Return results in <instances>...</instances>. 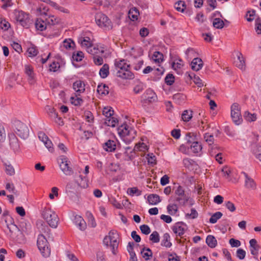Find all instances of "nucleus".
I'll return each mask as SVG.
<instances>
[{"mask_svg": "<svg viewBox=\"0 0 261 261\" xmlns=\"http://www.w3.org/2000/svg\"><path fill=\"white\" fill-rule=\"evenodd\" d=\"M119 236L117 231L115 230H111L108 236H106L103 240V244L107 247H110L111 248L112 253L114 254H116V251L118 249L119 242Z\"/></svg>", "mask_w": 261, "mask_h": 261, "instance_id": "f257e3e1", "label": "nucleus"}, {"mask_svg": "<svg viewBox=\"0 0 261 261\" xmlns=\"http://www.w3.org/2000/svg\"><path fill=\"white\" fill-rule=\"evenodd\" d=\"M13 129L16 135L22 139H26L29 136L30 129L25 123L15 120L13 123Z\"/></svg>", "mask_w": 261, "mask_h": 261, "instance_id": "f03ea898", "label": "nucleus"}, {"mask_svg": "<svg viewBox=\"0 0 261 261\" xmlns=\"http://www.w3.org/2000/svg\"><path fill=\"white\" fill-rule=\"evenodd\" d=\"M42 215L50 227L53 228L57 227L59 218L54 211L49 208L45 207L42 211Z\"/></svg>", "mask_w": 261, "mask_h": 261, "instance_id": "7ed1b4c3", "label": "nucleus"}, {"mask_svg": "<svg viewBox=\"0 0 261 261\" xmlns=\"http://www.w3.org/2000/svg\"><path fill=\"white\" fill-rule=\"evenodd\" d=\"M37 244L42 255L44 257L49 256L50 254V249L49 248L48 242L43 234H40L38 236Z\"/></svg>", "mask_w": 261, "mask_h": 261, "instance_id": "20e7f679", "label": "nucleus"}, {"mask_svg": "<svg viewBox=\"0 0 261 261\" xmlns=\"http://www.w3.org/2000/svg\"><path fill=\"white\" fill-rule=\"evenodd\" d=\"M68 158L64 156L61 155L58 159V163L61 170L66 175H71L73 174V171L72 169L69 166Z\"/></svg>", "mask_w": 261, "mask_h": 261, "instance_id": "39448f33", "label": "nucleus"}, {"mask_svg": "<svg viewBox=\"0 0 261 261\" xmlns=\"http://www.w3.org/2000/svg\"><path fill=\"white\" fill-rule=\"evenodd\" d=\"M115 156L118 159L125 161H132L136 156L134 153V151L131 150L130 147H127L124 148V150H121L120 152H117Z\"/></svg>", "mask_w": 261, "mask_h": 261, "instance_id": "423d86ee", "label": "nucleus"}, {"mask_svg": "<svg viewBox=\"0 0 261 261\" xmlns=\"http://www.w3.org/2000/svg\"><path fill=\"white\" fill-rule=\"evenodd\" d=\"M231 116L233 122L239 125L242 121V115L241 114V108L239 104L234 103L231 107Z\"/></svg>", "mask_w": 261, "mask_h": 261, "instance_id": "0eeeda50", "label": "nucleus"}, {"mask_svg": "<svg viewBox=\"0 0 261 261\" xmlns=\"http://www.w3.org/2000/svg\"><path fill=\"white\" fill-rule=\"evenodd\" d=\"M195 136L194 133H188L186 135V140L187 143H191L190 145L191 149L194 153H198L202 149L201 145L197 141H195Z\"/></svg>", "mask_w": 261, "mask_h": 261, "instance_id": "6e6552de", "label": "nucleus"}, {"mask_svg": "<svg viewBox=\"0 0 261 261\" xmlns=\"http://www.w3.org/2000/svg\"><path fill=\"white\" fill-rule=\"evenodd\" d=\"M95 21L96 24L101 27L108 29L112 28L111 22L108 17L105 14L99 13L95 15Z\"/></svg>", "mask_w": 261, "mask_h": 261, "instance_id": "1a4fd4ad", "label": "nucleus"}, {"mask_svg": "<svg viewBox=\"0 0 261 261\" xmlns=\"http://www.w3.org/2000/svg\"><path fill=\"white\" fill-rule=\"evenodd\" d=\"M15 19L21 25L27 27L30 22L29 15L22 11H15Z\"/></svg>", "mask_w": 261, "mask_h": 261, "instance_id": "9d476101", "label": "nucleus"}, {"mask_svg": "<svg viewBox=\"0 0 261 261\" xmlns=\"http://www.w3.org/2000/svg\"><path fill=\"white\" fill-rule=\"evenodd\" d=\"M9 145L11 148L13 150L14 152L16 154L19 153L20 152V147L19 141L16 135L14 133H11L9 135Z\"/></svg>", "mask_w": 261, "mask_h": 261, "instance_id": "9b49d317", "label": "nucleus"}, {"mask_svg": "<svg viewBox=\"0 0 261 261\" xmlns=\"http://www.w3.org/2000/svg\"><path fill=\"white\" fill-rule=\"evenodd\" d=\"M175 194L178 197L176 198V201L182 204H185L188 202L189 197L185 193V190L181 186H178L175 190Z\"/></svg>", "mask_w": 261, "mask_h": 261, "instance_id": "f8f14e48", "label": "nucleus"}, {"mask_svg": "<svg viewBox=\"0 0 261 261\" xmlns=\"http://www.w3.org/2000/svg\"><path fill=\"white\" fill-rule=\"evenodd\" d=\"M87 52L93 56L102 55L105 51V47L103 45H91L88 47Z\"/></svg>", "mask_w": 261, "mask_h": 261, "instance_id": "ddd939ff", "label": "nucleus"}, {"mask_svg": "<svg viewBox=\"0 0 261 261\" xmlns=\"http://www.w3.org/2000/svg\"><path fill=\"white\" fill-rule=\"evenodd\" d=\"M116 75L122 79L130 80L134 77V74L128 69V68L118 70L116 73Z\"/></svg>", "mask_w": 261, "mask_h": 261, "instance_id": "4468645a", "label": "nucleus"}, {"mask_svg": "<svg viewBox=\"0 0 261 261\" xmlns=\"http://www.w3.org/2000/svg\"><path fill=\"white\" fill-rule=\"evenodd\" d=\"M85 85L82 81H76L73 84V89L76 92V96L80 95L85 90Z\"/></svg>", "mask_w": 261, "mask_h": 261, "instance_id": "2eb2a0df", "label": "nucleus"}, {"mask_svg": "<svg viewBox=\"0 0 261 261\" xmlns=\"http://www.w3.org/2000/svg\"><path fill=\"white\" fill-rule=\"evenodd\" d=\"M242 174L245 176V186L248 189H255L256 188V184L254 180L251 178L245 172H242Z\"/></svg>", "mask_w": 261, "mask_h": 261, "instance_id": "dca6fc26", "label": "nucleus"}, {"mask_svg": "<svg viewBox=\"0 0 261 261\" xmlns=\"http://www.w3.org/2000/svg\"><path fill=\"white\" fill-rule=\"evenodd\" d=\"M103 148L108 152H113L116 149V142L115 140H109L103 144Z\"/></svg>", "mask_w": 261, "mask_h": 261, "instance_id": "f3484780", "label": "nucleus"}, {"mask_svg": "<svg viewBox=\"0 0 261 261\" xmlns=\"http://www.w3.org/2000/svg\"><path fill=\"white\" fill-rule=\"evenodd\" d=\"M36 225L39 231L42 233H46V234H49L50 232V229L49 228L47 225L45 224V222H44L42 220H38L36 222Z\"/></svg>", "mask_w": 261, "mask_h": 261, "instance_id": "a211bd4d", "label": "nucleus"}, {"mask_svg": "<svg viewBox=\"0 0 261 261\" xmlns=\"http://www.w3.org/2000/svg\"><path fill=\"white\" fill-rule=\"evenodd\" d=\"M191 68L195 71H198L201 69L203 66L202 60L199 58H194L191 63Z\"/></svg>", "mask_w": 261, "mask_h": 261, "instance_id": "6ab92c4d", "label": "nucleus"}, {"mask_svg": "<svg viewBox=\"0 0 261 261\" xmlns=\"http://www.w3.org/2000/svg\"><path fill=\"white\" fill-rule=\"evenodd\" d=\"M237 59L234 61L236 66L241 70H244L245 67L244 58L241 53H238Z\"/></svg>", "mask_w": 261, "mask_h": 261, "instance_id": "aec40b11", "label": "nucleus"}, {"mask_svg": "<svg viewBox=\"0 0 261 261\" xmlns=\"http://www.w3.org/2000/svg\"><path fill=\"white\" fill-rule=\"evenodd\" d=\"M74 223L81 230H84L87 227L86 223L83 218L79 215H76L74 217Z\"/></svg>", "mask_w": 261, "mask_h": 261, "instance_id": "412c9836", "label": "nucleus"}, {"mask_svg": "<svg viewBox=\"0 0 261 261\" xmlns=\"http://www.w3.org/2000/svg\"><path fill=\"white\" fill-rule=\"evenodd\" d=\"M115 66L117 70H122L129 67V65L126 63L125 60L122 59L120 60H116L115 61Z\"/></svg>", "mask_w": 261, "mask_h": 261, "instance_id": "4be33fe9", "label": "nucleus"}, {"mask_svg": "<svg viewBox=\"0 0 261 261\" xmlns=\"http://www.w3.org/2000/svg\"><path fill=\"white\" fill-rule=\"evenodd\" d=\"M144 98L146 100L149 102H152L155 100L156 95L155 93L152 90L148 89L146 90L145 93L144 94Z\"/></svg>", "mask_w": 261, "mask_h": 261, "instance_id": "5701e85b", "label": "nucleus"}, {"mask_svg": "<svg viewBox=\"0 0 261 261\" xmlns=\"http://www.w3.org/2000/svg\"><path fill=\"white\" fill-rule=\"evenodd\" d=\"M181 225L180 223H177L172 228L173 232L179 236L184 234L185 231V228Z\"/></svg>", "mask_w": 261, "mask_h": 261, "instance_id": "b1692460", "label": "nucleus"}, {"mask_svg": "<svg viewBox=\"0 0 261 261\" xmlns=\"http://www.w3.org/2000/svg\"><path fill=\"white\" fill-rule=\"evenodd\" d=\"M147 200L149 203L151 205H156L161 201L160 196L155 194L149 195Z\"/></svg>", "mask_w": 261, "mask_h": 261, "instance_id": "393cba45", "label": "nucleus"}, {"mask_svg": "<svg viewBox=\"0 0 261 261\" xmlns=\"http://www.w3.org/2000/svg\"><path fill=\"white\" fill-rule=\"evenodd\" d=\"M97 92L101 96H106L109 93V87L106 84L99 85L97 86Z\"/></svg>", "mask_w": 261, "mask_h": 261, "instance_id": "a878e982", "label": "nucleus"}, {"mask_svg": "<svg viewBox=\"0 0 261 261\" xmlns=\"http://www.w3.org/2000/svg\"><path fill=\"white\" fill-rule=\"evenodd\" d=\"M206 243L211 248H215L217 244L216 238L212 235H208L206 239Z\"/></svg>", "mask_w": 261, "mask_h": 261, "instance_id": "bb28decb", "label": "nucleus"}, {"mask_svg": "<svg viewBox=\"0 0 261 261\" xmlns=\"http://www.w3.org/2000/svg\"><path fill=\"white\" fill-rule=\"evenodd\" d=\"M78 41L83 47H85L87 49L92 45L90 39L88 37H81L79 39Z\"/></svg>", "mask_w": 261, "mask_h": 261, "instance_id": "cd10ccee", "label": "nucleus"}, {"mask_svg": "<svg viewBox=\"0 0 261 261\" xmlns=\"http://www.w3.org/2000/svg\"><path fill=\"white\" fill-rule=\"evenodd\" d=\"M189 76L190 77V79L193 80L194 83L197 85L198 87H201L203 86L202 80L195 73H191L189 74Z\"/></svg>", "mask_w": 261, "mask_h": 261, "instance_id": "c85d7f7f", "label": "nucleus"}, {"mask_svg": "<svg viewBox=\"0 0 261 261\" xmlns=\"http://www.w3.org/2000/svg\"><path fill=\"white\" fill-rule=\"evenodd\" d=\"M99 75L101 77L105 79L107 77L109 74V67L107 64H105L99 70Z\"/></svg>", "mask_w": 261, "mask_h": 261, "instance_id": "c756f323", "label": "nucleus"}, {"mask_svg": "<svg viewBox=\"0 0 261 261\" xmlns=\"http://www.w3.org/2000/svg\"><path fill=\"white\" fill-rule=\"evenodd\" d=\"M169 240L170 236L169 233H164L163 237V240L161 242V245L168 248L170 247L172 245V243L170 242Z\"/></svg>", "mask_w": 261, "mask_h": 261, "instance_id": "7c9ffc66", "label": "nucleus"}, {"mask_svg": "<svg viewBox=\"0 0 261 261\" xmlns=\"http://www.w3.org/2000/svg\"><path fill=\"white\" fill-rule=\"evenodd\" d=\"M45 110L52 119H56L58 113L53 107L47 105L45 108Z\"/></svg>", "mask_w": 261, "mask_h": 261, "instance_id": "2f4dec72", "label": "nucleus"}, {"mask_svg": "<svg viewBox=\"0 0 261 261\" xmlns=\"http://www.w3.org/2000/svg\"><path fill=\"white\" fill-rule=\"evenodd\" d=\"M142 257L145 260H148L152 255V253L150 249L148 248H144L141 251Z\"/></svg>", "mask_w": 261, "mask_h": 261, "instance_id": "473e14b6", "label": "nucleus"}, {"mask_svg": "<svg viewBox=\"0 0 261 261\" xmlns=\"http://www.w3.org/2000/svg\"><path fill=\"white\" fill-rule=\"evenodd\" d=\"M35 27L37 30L43 31L46 29V24L41 19H37L35 22Z\"/></svg>", "mask_w": 261, "mask_h": 261, "instance_id": "72a5a7b5", "label": "nucleus"}, {"mask_svg": "<svg viewBox=\"0 0 261 261\" xmlns=\"http://www.w3.org/2000/svg\"><path fill=\"white\" fill-rule=\"evenodd\" d=\"M25 73L28 76L30 81L33 80L34 77L33 68L30 65H25Z\"/></svg>", "mask_w": 261, "mask_h": 261, "instance_id": "f704fd0d", "label": "nucleus"}, {"mask_svg": "<svg viewBox=\"0 0 261 261\" xmlns=\"http://www.w3.org/2000/svg\"><path fill=\"white\" fill-rule=\"evenodd\" d=\"M147 149V146L145 143H142L137 144L132 150L134 151V153L135 155L136 151H144Z\"/></svg>", "mask_w": 261, "mask_h": 261, "instance_id": "c9c22d12", "label": "nucleus"}, {"mask_svg": "<svg viewBox=\"0 0 261 261\" xmlns=\"http://www.w3.org/2000/svg\"><path fill=\"white\" fill-rule=\"evenodd\" d=\"M152 59L154 62L160 63L163 61V55L159 51H155L152 55Z\"/></svg>", "mask_w": 261, "mask_h": 261, "instance_id": "e433bc0d", "label": "nucleus"}, {"mask_svg": "<svg viewBox=\"0 0 261 261\" xmlns=\"http://www.w3.org/2000/svg\"><path fill=\"white\" fill-rule=\"evenodd\" d=\"M245 120L248 122L254 121L256 120V115L254 113L251 114L248 111H246L244 114Z\"/></svg>", "mask_w": 261, "mask_h": 261, "instance_id": "4c0bfd02", "label": "nucleus"}, {"mask_svg": "<svg viewBox=\"0 0 261 261\" xmlns=\"http://www.w3.org/2000/svg\"><path fill=\"white\" fill-rule=\"evenodd\" d=\"M192 117V111L190 110H185L181 115L183 121L188 122Z\"/></svg>", "mask_w": 261, "mask_h": 261, "instance_id": "58836bf2", "label": "nucleus"}, {"mask_svg": "<svg viewBox=\"0 0 261 261\" xmlns=\"http://www.w3.org/2000/svg\"><path fill=\"white\" fill-rule=\"evenodd\" d=\"M139 14L138 10L136 8H133L130 9L128 12L129 18L134 21L138 19V16Z\"/></svg>", "mask_w": 261, "mask_h": 261, "instance_id": "ea45409f", "label": "nucleus"}, {"mask_svg": "<svg viewBox=\"0 0 261 261\" xmlns=\"http://www.w3.org/2000/svg\"><path fill=\"white\" fill-rule=\"evenodd\" d=\"M174 8L179 12H183L186 8L185 2L182 1H179L174 4Z\"/></svg>", "mask_w": 261, "mask_h": 261, "instance_id": "a19ab883", "label": "nucleus"}, {"mask_svg": "<svg viewBox=\"0 0 261 261\" xmlns=\"http://www.w3.org/2000/svg\"><path fill=\"white\" fill-rule=\"evenodd\" d=\"M213 27L218 29H221L224 26L223 21L219 18H215L213 22Z\"/></svg>", "mask_w": 261, "mask_h": 261, "instance_id": "79ce46f5", "label": "nucleus"}, {"mask_svg": "<svg viewBox=\"0 0 261 261\" xmlns=\"http://www.w3.org/2000/svg\"><path fill=\"white\" fill-rule=\"evenodd\" d=\"M105 123L108 126L115 127L118 123V120L117 118L111 116L108 119H106Z\"/></svg>", "mask_w": 261, "mask_h": 261, "instance_id": "37998d69", "label": "nucleus"}, {"mask_svg": "<svg viewBox=\"0 0 261 261\" xmlns=\"http://www.w3.org/2000/svg\"><path fill=\"white\" fill-rule=\"evenodd\" d=\"M119 133L122 136L125 137L128 136L130 134V130H128V126L126 125H121L118 129Z\"/></svg>", "mask_w": 261, "mask_h": 261, "instance_id": "c03bdc74", "label": "nucleus"}, {"mask_svg": "<svg viewBox=\"0 0 261 261\" xmlns=\"http://www.w3.org/2000/svg\"><path fill=\"white\" fill-rule=\"evenodd\" d=\"M223 214L220 212L214 213L210 219V222L212 224L216 223L217 220L221 218Z\"/></svg>", "mask_w": 261, "mask_h": 261, "instance_id": "a18cd8bd", "label": "nucleus"}, {"mask_svg": "<svg viewBox=\"0 0 261 261\" xmlns=\"http://www.w3.org/2000/svg\"><path fill=\"white\" fill-rule=\"evenodd\" d=\"M127 193L133 196L134 195L140 196L141 195V191L139 190L137 187L129 188L127 189Z\"/></svg>", "mask_w": 261, "mask_h": 261, "instance_id": "49530a36", "label": "nucleus"}, {"mask_svg": "<svg viewBox=\"0 0 261 261\" xmlns=\"http://www.w3.org/2000/svg\"><path fill=\"white\" fill-rule=\"evenodd\" d=\"M114 113V111L112 110V108L110 107H105L102 111V114L105 115L107 118L106 119H108L110 117L113 116Z\"/></svg>", "mask_w": 261, "mask_h": 261, "instance_id": "de8ad7c7", "label": "nucleus"}, {"mask_svg": "<svg viewBox=\"0 0 261 261\" xmlns=\"http://www.w3.org/2000/svg\"><path fill=\"white\" fill-rule=\"evenodd\" d=\"M175 81V77L173 74L169 73L168 74L165 79V83L169 86L172 85Z\"/></svg>", "mask_w": 261, "mask_h": 261, "instance_id": "09e8293b", "label": "nucleus"}, {"mask_svg": "<svg viewBox=\"0 0 261 261\" xmlns=\"http://www.w3.org/2000/svg\"><path fill=\"white\" fill-rule=\"evenodd\" d=\"M149 239L154 243H157L160 242V236L159 233L156 231L153 232L150 235Z\"/></svg>", "mask_w": 261, "mask_h": 261, "instance_id": "8fccbe9b", "label": "nucleus"}, {"mask_svg": "<svg viewBox=\"0 0 261 261\" xmlns=\"http://www.w3.org/2000/svg\"><path fill=\"white\" fill-rule=\"evenodd\" d=\"M72 59L76 62L81 61L84 58V54L82 51H79L72 55Z\"/></svg>", "mask_w": 261, "mask_h": 261, "instance_id": "3c124183", "label": "nucleus"}, {"mask_svg": "<svg viewBox=\"0 0 261 261\" xmlns=\"http://www.w3.org/2000/svg\"><path fill=\"white\" fill-rule=\"evenodd\" d=\"M76 184L73 182H69L66 187L67 193H74L75 190Z\"/></svg>", "mask_w": 261, "mask_h": 261, "instance_id": "603ef678", "label": "nucleus"}, {"mask_svg": "<svg viewBox=\"0 0 261 261\" xmlns=\"http://www.w3.org/2000/svg\"><path fill=\"white\" fill-rule=\"evenodd\" d=\"M177 206L176 204H169L167 206V211L169 214L173 215L177 212Z\"/></svg>", "mask_w": 261, "mask_h": 261, "instance_id": "864d4df0", "label": "nucleus"}, {"mask_svg": "<svg viewBox=\"0 0 261 261\" xmlns=\"http://www.w3.org/2000/svg\"><path fill=\"white\" fill-rule=\"evenodd\" d=\"M10 23L7 21L5 19H2L0 23V28L4 30L7 31L10 28Z\"/></svg>", "mask_w": 261, "mask_h": 261, "instance_id": "5fc2aeb1", "label": "nucleus"}, {"mask_svg": "<svg viewBox=\"0 0 261 261\" xmlns=\"http://www.w3.org/2000/svg\"><path fill=\"white\" fill-rule=\"evenodd\" d=\"M141 232L144 234H148L150 232V229L147 225L143 224L140 226Z\"/></svg>", "mask_w": 261, "mask_h": 261, "instance_id": "6e6d98bb", "label": "nucleus"}, {"mask_svg": "<svg viewBox=\"0 0 261 261\" xmlns=\"http://www.w3.org/2000/svg\"><path fill=\"white\" fill-rule=\"evenodd\" d=\"M255 29L257 34H261V20L259 18L255 20Z\"/></svg>", "mask_w": 261, "mask_h": 261, "instance_id": "4d7b16f0", "label": "nucleus"}, {"mask_svg": "<svg viewBox=\"0 0 261 261\" xmlns=\"http://www.w3.org/2000/svg\"><path fill=\"white\" fill-rule=\"evenodd\" d=\"M28 53L30 57H34L38 54V50L35 46L29 47L28 49Z\"/></svg>", "mask_w": 261, "mask_h": 261, "instance_id": "13d9d810", "label": "nucleus"}, {"mask_svg": "<svg viewBox=\"0 0 261 261\" xmlns=\"http://www.w3.org/2000/svg\"><path fill=\"white\" fill-rule=\"evenodd\" d=\"M225 205L226 207L231 212H233L236 210L234 204L229 201L225 202Z\"/></svg>", "mask_w": 261, "mask_h": 261, "instance_id": "bf43d9fd", "label": "nucleus"}, {"mask_svg": "<svg viewBox=\"0 0 261 261\" xmlns=\"http://www.w3.org/2000/svg\"><path fill=\"white\" fill-rule=\"evenodd\" d=\"M246 256V252L243 249H238L237 251V256L240 259H243Z\"/></svg>", "mask_w": 261, "mask_h": 261, "instance_id": "052dcab7", "label": "nucleus"}, {"mask_svg": "<svg viewBox=\"0 0 261 261\" xmlns=\"http://www.w3.org/2000/svg\"><path fill=\"white\" fill-rule=\"evenodd\" d=\"M71 102L75 106H80L83 102V100L80 97L74 98L71 97L70 98Z\"/></svg>", "mask_w": 261, "mask_h": 261, "instance_id": "680f3d73", "label": "nucleus"}, {"mask_svg": "<svg viewBox=\"0 0 261 261\" xmlns=\"http://www.w3.org/2000/svg\"><path fill=\"white\" fill-rule=\"evenodd\" d=\"M6 189L14 194H16L17 191L13 184L7 183L6 185Z\"/></svg>", "mask_w": 261, "mask_h": 261, "instance_id": "e2e57ef3", "label": "nucleus"}, {"mask_svg": "<svg viewBox=\"0 0 261 261\" xmlns=\"http://www.w3.org/2000/svg\"><path fill=\"white\" fill-rule=\"evenodd\" d=\"M93 59L94 63L97 65H101L103 64V59L100 55L93 56Z\"/></svg>", "mask_w": 261, "mask_h": 261, "instance_id": "0e129e2a", "label": "nucleus"}, {"mask_svg": "<svg viewBox=\"0 0 261 261\" xmlns=\"http://www.w3.org/2000/svg\"><path fill=\"white\" fill-rule=\"evenodd\" d=\"M6 172L9 175H13L15 174V170L11 165L6 166Z\"/></svg>", "mask_w": 261, "mask_h": 261, "instance_id": "69168bd1", "label": "nucleus"}, {"mask_svg": "<svg viewBox=\"0 0 261 261\" xmlns=\"http://www.w3.org/2000/svg\"><path fill=\"white\" fill-rule=\"evenodd\" d=\"M204 139L205 141L208 143V144L211 145L214 142V137L213 135H210L208 133H206L204 135Z\"/></svg>", "mask_w": 261, "mask_h": 261, "instance_id": "338daca9", "label": "nucleus"}, {"mask_svg": "<svg viewBox=\"0 0 261 261\" xmlns=\"http://www.w3.org/2000/svg\"><path fill=\"white\" fill-rule=\"evenodd\" d=\"M229 243L232 247H238L241 245L240 241L233 238L229 240Z\"/></svg>", "mask_w": 261, "mask_h": 261, "instance_id": "774afa93", "label": "nucleus"}]
</instances>
